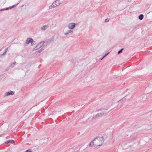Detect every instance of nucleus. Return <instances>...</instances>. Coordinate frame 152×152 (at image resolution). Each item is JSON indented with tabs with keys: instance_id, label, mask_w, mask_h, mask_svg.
Masks as SVG:
<instances>
[{
	"instance_id": "obj_14",
	"label": "nucleus",
	"mask_w": 152,
	"mask_h": 152,
	"mask_svg": "<svg viewBox=\"0 0 152 152\" xmlns=\"http://www.w3.org/2000/svg\"><path fill=\"white\" fill-rule=\"evenodd\" d=\"M109 53V52L107 53V54H106L105 55H104V56H107Z\"/></svg>"
},
{
	"instance_id": "obj_3",
	"label": "nucleus",
	"mask_w": 152,
	"mask_h": 152,
	"mask_svg": "<svg viewBox=\"0 0 152 152\" xmlns=\"http://www.w3.org/2000/svg\"><path fill=\"white\" fill-rule=\"evenodd\" d=\"M75 24L74 23H71L68 25V27L70 29H73L75 26Z\"/></svg>"
},
{
	"instance_id": "obj_5",
	"label": "nucleus",
	"mask_w": 152,
	"mask_h": 152,
	"mask_svg": "<svg viewBox=\"0 0 152 152\" xmlns=\"http://www.w3.org/2000/svg\"><path fill=\"white\" fill-rule=\"evenodd\" d=\"M30 42H31V44H35V42L33 41L32 39L28 38L26 40V43L27 44H28Z\"/></svg>"
},
{
	"instance_id": "obj_2",
	"label": "nucleus",
	"mask_w": 152,
	"mask_h": 152,
	"mask_svg": "<svg viewBox=\"0 0 152 152\" xmlns=\"http://www.w3.org/2000/svg\"><path fill=\"white\" fill-rule=\"evenodd\" d=\"M105 113L103 112L101 113H98L95 115L93 116V119H94L97 118H100Z\"/></svg>"
},
{
	"instance_id": "obj_10",
	"label": "nucleus",
	"mask_w": 152,
	"mask_h": 152,
	"mask_svg": "<svg viewBox=\"0 0 152 152\" xmlns=\"http://www.w3.org/2000/svg\"><path fill=\"white\" fill-rule=\"evenodd\" d=\"M124 50V48H122L120 50L118 51V54H120V53H122V50Z\"/></svg>"
},
{
	"instance_id": "obj_12",
	"label": "nucleus",
	"mask_w": 152,
	"mask_h": 152,
	"mask_svg": "<svg viewBox=\"0 0 152 152\" xmlns=\"http://www.w3.org/2000/svg\"><path fill=\"white\" fill-rule=\"evenodd\" d=\"M53 7H54L53 6V4H52V5H51L49 7V8L50 9H51Z\"/></svg>"
},
{
	"instance_id": "obj_15",
	"label": "nucleus",
	"mask_w": 152,
	"mask_h": 152,
	"mask_svg": "<svg viewBox=\"0 0 152 152\" xmlns=\"http://www.w3.org/2000/svg\"><path fill=\"white\" fill-rule=\"evenodd\" d=\"M104 58H103V57L102 58L100 59L101 61H102Z\"/></svg>"
},
{
	"instance_id": "obj_7",
	"label": "nucleus",
	"mask_w": 152,
	"mask_h": 152,
	"mask_svg": "<svg viewBox=\"0 0 152 152\" xmlns=\"http://www.w3.org/2000/svg\"><path fill=\"white\" fill-rule=\"evenodd\" d=\"M144 15L142 14L140 15L139 16V18L140 20H142L143 19Z\"/></svg>"
},
{
	"instance_id": "obj_16",
	"label": "nucleus",
	"mask_w": 152,
	"mask_h": 152,
	"mask_svg": "<svg viewBox=\"0 0 152 152\" xmlns=\"http://www.w3.org/2000/svg\"><path fill=\"white\" fill-rule=\"evenodd\" d=\"M105 56H104L103 57V58H104Z\"/></svg>"
},
{
	"instance_id": "obj_11",
	"label": "nucleus",
	"mask_w": 152,
	"mask_h": 152,
	"mask_svg": "<svg viewBox=\"0 0 152 152\" xmlns=\"http://www.w3.org/2000/svg\"><path fill=\"white\" fill-rule=\"evenodd\" d=\"M109 19L108 18L106 19L105 20V21L106 22H108L109 21Z\"/></svg>"
},
{
	"instance_id": "obj_1",
	"label": "nucleus",
	"mask_w": 152,
	"mask_h": 152,
	"mask_svg": "<svg viewBox=\"0 0 152 152\" xmlns=\"http://www.w3.org/2000/svg\"><path fill=\"white\" fill-rule=\"evenodd\" d=\"M104 141L103 137H96L90 142L89 144V146L91 147L100 146L102 145Z\"/></svg>"
},
{
	"instance_id": "obj_9",
	"label": "nucleus",
	"mask_w": 152,
	"mask_h": 152,
	"mask_svg": "<svg viewBox=\"0 0 152 152\" xmlns=\"http://www.w3.org/2000/svg\"><path fill=\"white\" fill-rule=\"evenodd\" d=\"M47 28V26H45L42 27L41 29L42 30H45Z\"/></svg>"
},
{
	"instance_id": "obj_13",
	"label": "nucleus",
	"mask_w": 152,
	"mask_h": 152,
	"mask_svg": "<svg viewBox=\"0 0 152 152\" xmlns=\"http://www.w3.org/2000/svg\"><path fill=\"white\" fill-rule=\"evenodd\" d=\"M25 152H32L30 150H27Z\"/></svg>"
},
{
	"instance_id": "obj_4",
	"label": "nucleus",
	"mask_w": 152,
	"mask_h": 152,
	"mask_svg": "<svg viewBox=\"0 0 152 152\" xmlns=\"http://www.w3.org/2000/svg\"><path fill=\"white\" fill-rule=\"evenodd\" d=\"M60 4V0H56L55 2L53 3V7H56L57 6L59 5Z\"/></svg>"
},
{
	"instance_id": "obj_6",
	"label": "nucleus",
	"mask_w": 152,
	"mask_h": 152,
	"mask_svg": "<svg viewBox=\"0 0 152 152\" xmlns=\"http://www.w3.org/2000/svg\"><path fill=\"white\" fill-rule=\"evenodd\" d=\"M73 33V31L69 30L67 31V36L69 35H71Z\"/></svg>"
},
{
	"instance_id": "obj_8",
	"label": "nucleus",
	"mask_w": 152,
	"mask_h": 152,
	"mask_svg": "<svg viewBox=\"0 0 152 152\" xmlns=\"http://www.w3.org/2000/svg\"><path fill=\"white\" fill-rule=\"evenodd\" d=\"M6 94L7 96L9 95L10 94L13 95L14 94V92L13 91H11L10 93L7 92Z\"/></svg>"
}]
</instances>
